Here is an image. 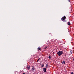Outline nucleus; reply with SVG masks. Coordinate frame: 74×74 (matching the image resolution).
<instances>
[{"mask_svg": "<svg viewBox=\"0 0 74 74\" xmlns=\"http://www.w3.org/2000/svg\"><path fill=\"white\" fill-rule=\"evenodd\" d=\"M30 66H28L27 67V70H30Z\"/></svg>", "mask_w": 74, "mask_h": 74, "instance_id": "7ed1b4c3", "label": "nucleus"}, {"mask_svg": "<svg viewBox=\"0 0 74 74\" xmlns=\"http://www.w3.org/2000/svg\"><path fill=\"white\" fill-rule=\"evenodd\" d=\"M48 64H46L45 66L46 68H47H47H48Z\"/></svg>", "mask_w": 74, "mask_h": 74, "instance_id": "39448f33", "label": "nucleus"}, {"mask_svg": "<svg viewBox=\"0 0 74 74\" xmlns=\"http://www.w3.org/2000/svg\"><path fill=\"white\" fill-rule=\"evenodd\" d=\"M47 47L46 46L45 47V49H47Z\"/></svg>", "mask_w": 74, "mask_h": 74, "instance_id": "ddd939ff", "label": "nucleus"}, {"mask_svg": "<svg viewBox=\"0 0 74 74\" xmlns=\"http://www.w3.org/2000/svg\"><path fill=\"white\" fill-rule=\"evenodd\" d=\"M49 59H51V57L50 56H49Z\"/></svg>", "mask_w": 74, "mask_h": 74, "instance_id": "9d476101", "label": "nucleus"}, {"mask_svg": "<svg viewBox=\"0 0 74 74\" xmlns=\"http://www.w3.org/2000/svg\"><path fill=\"white\" fill-rule=\"evenodd\" d=\"M32 68H34V66H33L32 67Z\"/></svg>", "mask_w": 74, "mask_h": 74, "instance_id": "dca6fc26", "label": "nucleus"}, {"mask_svg": "<svg viewBox=\"0 0 74 74\" xmlns=\"http://www.w3.org/2000/svg\"><path fill=\"white\" fill-rule=\"evenodd\" d=\"M62 64H66V62H65V61H63L62 62Z\"/></svg>", "mask_w": 74, "mask_h": 74, "instance_id": "0eeeda50", "label": "nucleus"}, {"mask_svg": "<svg viewBox=\"0 0 74 74\" xmlns=\"http://www.w3.org/2000/svg\"><path fill=\"white\" fill-rule=\"evenodd\" d=\"M43 71L44 72H45L46 71V68H43Z\"/></svg>", "mask_w": 74, "mask_h": 74, "instance_id": "20e7f679", "label": "nucleus"}, {"mask_svg": "<svg viewBox=\"0 0 74 74\" xmlns=\"http://www.w3.org/2000/svg\"><path fill=\"white\" fill-rule=\"evenodd\" d=\"M66 19V16H64L61 18L62 21L65 22H66V21H65Z\"/></svg>", "mask_w": 74, "mask_h": 74, "instance_id": "f03ea898", "label": "nucleus"}, {"mask_svg": "<svg viewBox=\"0 0 74 74\" xmlns=\"http://www.w3.org/2000/svg\"><path fill=\"white\" fill-rule=\"evenodd\" d=\"M23 74H25V73H23Z\"/></svg>", "mask_w": 74, "mask_h": 74, "instance_id": "f3484780", "label": "nucleus"}, {"mask_svg": "<svg viewBox=\"0 0 74 74\" xmlns=\"http://www.w3.org/2000/svg\"><path fill=\"white\" fill-rule=\"evenodd\" d=\"M42 67H44V64H42Z\"/></svg>", "mask_w": 74, "mask_h": 74, "instance_id": "f8f14e48", "label": "nucleus"}, {"mask_svg": "<svg viewBox=\"0 0 74 74\" xmlns=\"http://www.w3.org/2000/svg\"><path fill=\"white\" fill-rule=\"evenodd\" d=\"M71 74H74V73H73V72H71Z\"/></svg>", "mask_w": 74, "mask_h": 74, "instance_id": "2eb2a0df", "label": "nucleus"}, {"mask_svg": "<svg viewBox=\"0 0 74 74\" xmlns=\"http://www.w3.org/2000/svg\"><path fill=\"white\" fill-rule=\"evenodd\" d=\"M68 25H69V26L70 25V23H69V22H68V23H67Z\"/></svg>", "mask_w": 74, "mask_h": 74, "instance_id": "6e6552de", "label": "nucleus"}, {"mask_svg": "<svg viewBox=\"0 0 74 74\" xmlns=\"http://www.w3.org/2000/svg\"><path fill=\"white\" fill-rule=\"evenodd\" d=\"M40 58H39L38 59V60H37V62H38V61H39V60H40Z\"/></svg>", "mask_w": 74, "mask_h": 74, "instance_id": "9b49d317", "label": "nucleus"}, {"mask_svg": "<svg viewBox=\"0 0 74 74\" xmlns=\"http://www.w3.org/2000/svg\"><path fill=\"white\" fill-rule=\"evenodd\" d=\"M73 60L74 61V58L73 59Z\"/></svg>", "mask_w": 74, "mask_h": 74, "instance_id": "6ab92c4d", "label": "nucleus"}, {"mask_svg": "<svg viewBox=\"0 0 74 74\" xmlns=\"http://www.w3.org/2000/svg\"><path fill=\"white\" fill-rule=\"evenodd\" d=\"M38 50H41V48H40V47H38Z\"/></svg>", "mask_w": 74, "mask_h": 74, "instance_id": "1a4fd4ad", "label": "nucleus"}, {"mask_svg": "<svg viewBox=\"0 0 74 74\" xmlns=\"http://www.w3.org/2000/svg\"><path fill=\"white\" fill-rule=\"evenodd\" d=\"M31 70L32 71H34V70H35V68H32Z\"/></svg>", "mask_w": 74, "mask_h": 74, "instance_id": "423d86ee", "label": "nucleus"}, {"mask_svg": "<svg viewBox=\"0 0 74 74\" xmlns=\"http://www.w3.org/2000/svg\"><path fill=\"white\" fill-rule=\"evenodd\" d=\"M57 54L59 56H60L61 55H62L63 54V51H59L57 53Z\"/></svg>", "mask_w": 74, "mask_h": 74, "instance_id": "f257e3e1", "label": "nucleus"}, {"mask_svg": "<svg viewBox=\"0 0 74 74\" xmlns=\"http://www.w3.org/2000/svg\"><path fill=\"white\" fill-rule=\"evenodd\" d=\"M71 54H72V52H71Z\"/></svg>", "mask_w": 74, "mask_h": 74, "instance_id": "a211bd4d", "label": "nucleus"}, {"mask_svg": "<svg viewBox=\"0 0 74 74\" xmlns=\"http://www.w3.org/2000/svg\"><path fill=\"white\" fill-rule=\"evenodd\" d=\"M68 1H69V2H70V0H68Z\"/></svg>", "mask_w": 74, "mask_h": 74, "instance_id": "4468645a", "label": "nucleus"}]
</instances>
